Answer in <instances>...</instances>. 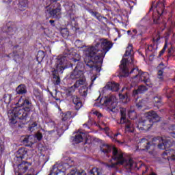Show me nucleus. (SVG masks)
Returning <instances> with one entry per match:
<instances>
[{
  "label": "nucleus",
  "instance_id": "f257e3e1",
  "mask_svg": "<svg viewBox=\"0 0 175 175\" xmlns=\"http://www.w3.org/2000/svg\"><path fill=\"white\" fill-rule=\"evenodd\" d=\"M132 51H133V45L132 44H129L126 49L125 53L123 57H128L127 58H122L120 62V68L121 70L120 76L121 77H128L129 75L132 73H135L136 75L133 77V80H136V79H139V81H142L146 84L148 87H152L151 80L150 79V75L148 72H143L139 70L138 68H133L130 72L129 68H128V64H133V55H132Z\"/></svg>",
  "mask_w": 175,
  "mask_h": 175
},
{
  "label": "nucleus",
  "instance_id": "f03ea898",
  "mask_svg": "<svg viewBox=\"0 0 175 175\" xmlns=\"http://www.w3.org/2000/svg\"><path fill=\"white\" fill-rule=\"evenodd\" d=\"M24 108L20 107H14L13 110H10L8 113V116L10 120V124L14 125L18 122L21 124L25 125L27 124V119L29 117L31 111L33 109L32 103L28 99H25L23 101Z\"/></svg>",
  "mask_w": 175,
  "mask_h": 175
},
{
  "label": "nucleus",
  "instance_id": "7ed1b4c3",
  "mask_svg": "<svg viewBox=\"0 0 175 175\" xmlns=\"http://www.w3.org/2000/svg\"><path fill=\"white\" fill-rule=\"evenodd\" d=\"M62 58H64L65 61L70 59L71 61V68H73V65H76L75 69L71 72L70 77L72 80H76V79H80L84 75V72L81 70L83 68V62H81V56L80 54L73 52L70 50L66 49L64 52V55Z\"/></svg>",
  "mask_w": 175,
  "mask_h": 175
},
{
  "label": "nucleus",
  "instance_id": "20e7f679",
  "mask_svg": "<svg viewBox=\"0 0 175 175\" xmlns=\"http://www.w3.org/2000/svg\"><path fill=\"white\" fill-rule=\"evenodd\" d=\"M97 49L96 47H90L85 51V55L90 60L87 63V66L92 69H95L97 73L102 70V64H103V57L96 55Z\"/></svg>",
  "mask_w": 175,
  "mask_h": 175
},
{
  "label": "nucleus",
  "instance_id": "39448f33",
  "mask_svg": "<svg viewBox=\"0 0 175 175\" xmlns=\"http://www.w3.org/2000/svg\"><path fill=\"white\" fill-rule=\"evenodd\" d=\"M161 120L158 113L155 111H150L146 113V116L142 117L138 122L137 128L139 131H148L154 125V122H158Z\"/></svg>",
  "mask_w": 175,
  "mask_h": 175
},
{
  "label": "nucleus",
  "instance_id": "423d86ee",
  "mask_svg": "<svg viewBox=\"0 0 175 175\" xmlns=\"http://www.w3.org/2000/svg\"><path fill=\"white\" fill-rule=\"evenodd\" d=\"M100 150L103 154L110 157L109 154L112 151V155L111 156V159L117 161V165H124L126 162V160L124 158L122 152H119L118 149L116 147L111 148L109 144H102L100 146Z\"/></svg>",
  "mask_w": 175,
  "mask_h": 175
},
{
  "label": "nucleus",
  "instance_id": "0eeeda50",
  "mask_svg": "<svg viewBox=\"0 0 175 175\" xmlns=\"http://www.w3.org/2000/svg\"><path fill=\"white\" fill-rule=\"evenodd\" d=\"M27 154L28 151L25 148H21L16 152V161H21V163L18 165L15 175H23L24 173H27L29 166L32 165L31 163L23 161V159H25V157H27Z\"/></svg>",
  "mask_w": 175,
  "mask_h": 175
},
{
  "label": "nucleus",
  "instance_id": "6e6552de",
  "mask_svg": "<svg viewBox=\"0 0 175 175\" xmlns=\"http://www.w3.org/2000/svg\"><path fill=\"white\" fill-rule=\"evenodd\" d=\"M55 68L52 70V76L53 79V84L55 85H59L61 84V77L59 73H64L65 69H68V66L65 64V58L62 56H59L57 58L55 63Z\"/></svg>",
  "mask_w": 175,
  "mask_h": 175
},
{
  "label": "nucleus",
  "instance_id": "1a4fd4ad",
  "mask_svg": "<svg viewBox=\"0 0 175 175\" xmlns=\"http://www.w3.org/2000/svg\"><path fill=\"white\" fill-rule=\"evenodd\" d=\"M99 41L100 42H97L93 47L97 50L96 55L105 58L107 53L113 47V43L105 38H100Z\"/></svg>",
  "mask_w": 175,
  "mask_h": 175
},
{
  "label": "nucleus",
  "instance_id": "9d476101",
  "mask_svg": "<svg viewBox=\"0 0 175 175\" xmlns=\"http://www.w3.org/2000/svg\"><path fill=\"white\" fill-rule=\"evenodd\" d=\"M75 91H76V90H75L72 86L65 89L66 96H71L72 99V103H74L75 105L76 110H80V109L83 107V102H81L80 97L77 96V95L73 96Z\"/></svg>",
  "mask_w": 175,
  "mask_h": 175
},
{
  "label": "nucleus",
  "instance_id": "9b49d317",
  "mask_svg": "<svg viewBox=\"0 0 175 175\" xmlns=\"http://www.w3.org/2000/svg\"><path fill=\"white\" fill-rule=\"evenodd\" d=\"M120 116L121 117L120 124H124L126 132H130V133H133L135 128L133 127V124H132L131 120L126 119V111L125 110V109H122L120 110Z\"/></svg>",
  "mask_w": 175,
  "mask_h": 175
},
{
  "label": "nucleus",
  "instance_id": "f8f14e48",
  "mask_svg": "<svg viewBox=\"0 0 175 175\" xmlns=\"http://www.w3.org/2000/svg\"><path fill=\"white\" fill-rule=\"evenodd\" d=\"M116 100H117V98L114 95H110L105 98L104 105L107 107L109 111L116 113V107H117Z\"/></svg>",
  "mask_w": 175,
  "mask_h": 175
},
{
  "label": "nucleus",
  "instance_id": "ddd939ff",
  "mask_svg": "<svg viewBox=\"0 0 175 175\" xmlns=\"http://www.w3.org/2000/svg\"><path fill=\"white\" fill-rule=\"evenodd\" d=\"M152 142H157V147L159 150H167L172 147V142L169 139H163L162 137H154Z\"/></svg>",
  "mask_w": 175,
  "mask_h": 175
},
{
  "label": "nucleus",
  "instance_id": "4468645a",
  "mask_svg": "<svg viewBox=\"0 0 175 175\" xmlns=\"http://www.w3.org/2000/svg\"><path fill=\"white\" fill-rule=\"evenodd\" d=\"M4 33L8 35V38H10L17 31V27L13 22H8L5 26L2 28Z\"/></svg>",
  "mask_w": 175,
  "mask_h": 175
},
{
  "label": "nucleus",
  "instance_id": "2eb2a0df",
  "mask_svg": "<svg viewBox=\"0 0 175 175\" xmlns=\"http://www.w3.org/2000/svg\"><path fill=\"white\" fill-rule=\"evenodd\" d=\"M53 9H48L46 13H49L50 17L52 18H61V3H56Z\"/></svg>",
  "mask_w": 175,
  "mask_h": 175
},
{
  "label": "nucleus",
  "instance_id": "dca6fc26",
  "mask_svg": "<svg viewBox=\"0 0 175 175\" xmlns=\"http://www.w3.org/2000/svg\"><path fill=\"white\" fill-rule=\"evenodd\" d=\"M165 2H166V0H163L162 2H158L156 5V8H161V13L159 12V10H157V16H155V14L152 15L153 23L154 24L161 23V16L163 13V10H165Z\"/></svg>",
  "mask_w": 175,
  "mask_h": 175
},
{
  "label": "nucleus",
  "instance_id": "f3484780",
  "mask_svg": "<svg viewBox=\"0 0 175 175\" xmlns=\"http://www.w3.org/2000/svg\"><path fill=\"white\" fill-rule=\"evenodd\" d=\"M151 147V143L146 138L142 139L138 143L137 150L139 151H148Z\"/></svg>",
  "mask_w": 175,
  "mask_h": 175
},
{
  "label": "nucleus",
  "instance_id": "a211bd4d",
  "mask_svg": "<svg viewBox=\"0 0 175 175\" xmlns=\"http://www.w3.org/2000/svg\"><path fill=\"white\" fill-rule=\"evenodd\" d=\"M66 9L71 21H74V23H76V5L72 3L69 5H67L66 7Z\"/></svg>",
  "mask_w": 175,
  "mask_h": 175
},
{
  "label": "nucleus",
  "instance_id": "6ab92c4d",
  "mask_svg": "<svg viewBox=\"0 0 175 175\" xmlns=\"http://www.w3.org/2000/svg\"><path fill=\"white\" fill-rule=\"evenodd\" d=\"M87 11L88 12V13H90L91 14V16H92L93 17H95V18H96L97 20H98V21H107V18L101 16L100 13L96 12V11H94V10L92 9H87Z\"/></svg>",
  "mask_w": 175,
  "mask_h": 175
},
{
  "label": "nucleus",
  "instance_id": "aec40b11",
  "mask_svg": "<svg viewBox=\"0 0 175 175\" xmlns=\"http://www.w3.org/2000/svg\"><path fill=\"white\" fill-rule=\"evenodd\" d=\"M60 116H61L62 121L63 122H67L71 118H74L75 115V113H73V112L70 111H68L64 113V112L61 113Z\"/></svg>",
  "mask_w": 175,
  "mask_h": 175
},
{
  "label": "nucleus",
  "instance_id": "412c9836",
  "mask_svg": "<svg viewBox=\"0 0 175 175\" xmlns=\"http://www.w3.org/2000/svg\"><path fill=\"white\" fill-rule=\"evenodd\" d=\"M105 88L113 92H117L120 90V85L116 82H108L105 85Z\"/></svg>",
  "mask_w": 175,
  "mask_h": 175
},
{
  "label": "nucleus",
  "instance_id": "4be33fe9",
  "mask_svg": "<svg viewBox=\"0 0 175 175\" xmlns=\"http://www.w3.org/2000/svg\"><path fill=\"white\" fill-rule=\"evenodd\" d=\"M85 135V134H84L83 132H80L75 137H72V140L75 144H79V143H82V142H83Z\"/></svg>",
  "mask_w": 175,
  "mask_h": 175
},
{
  "label": "nucleus",
  "instance_id": "5701e85b",
  "mask_svg": "<svg viewBox=\"0 0 175 175\" xmlns=\"http://www.w3.org/2000/svg\"><path fill=\"white\" fill-rule=\"evenodd\" d=\"M147 90H148L147 87L144 86V85H141L138 87L137 90H134L133 91L132 96L136 98L137 95H139L140 94H144V92H146Z\"/></svg>",
  "mask_w": 175,
  "mask_h": 175
},
{
  "label": "nucleus",
  "instance_id": "b1692460",
  "mask_svg": "<svg viewBox=\"0 0 175 175\" xmlns=\"http://www.w3.org/2000/svg\"><path fill=\"white\" fill-rule=\"evenodd\" d=\"M16 92L17 95H24V94H27V85L25 84L18 85V87L16 88Z\"/></svg>",
  "mask_w": 175,
  "mask_h": 175
},
{
  "label": "nucleus",
  "instance_id": "393cba45",
  "mask_svg": "<svg viewBox=\"0 0 175 175\" xmlns=\"http://www.w3.org/2000/svg\"><path fill=\"white\" fill-rule=\"evenodd\" d=\"M158 68L159 69L158 70V79H160V80H163V72H165L166 66L165 64H163V63H161L158 66Z\"/></svg>",
  "mask_w": 175,
  "mask_h": 175
},
{
  "label": "nucleus",
  "instance_id": "a878e982",
  "mask_svg": "<svg viewBox=\"0 0 175 175\" xmlns=\"http://www.w3.org/2000/svg\"><path fill=\"white\" fill-rule=\"evenodd\" d=\"M18 6L21 12H24L27 9V6H28V0H19Z\"/></svg>",
  "mask_w": 175,
  "mask_h": 175
},
{
  "label": "nucleus",
  "instance_id": "bb28decb",
  "mask_svg": "<svg viewBox=\"0 0 175 175\" xmlns=\"http://www.w3.org/2000/svg\"><path fill=\"white\" fill-rule=\"evenodd\" d=\"M164 92L166 94L167 99L172 98L173 94L174 93V90L169 88V87H165L163 90Z\"/></svg>",
  "mask_w": 175,
  "mask_h": 175
},
{
  "label": "nucleus",
  "instance_id": "cd10ccee",
  "mask_svg": "<svg viewBox=\"0 0 175 175\" xmlns=\"http://www.w3.org/2000/svg\"><path fill=\"white\" fill-rule=\"evenodd\" d=\"M12 95L11 94H5L3 96V100L5 105H10V102H12Z\"/></svg>",
  "mask_w": 175,
  "mask_h": 175
},
{
  "label": "nucleus",
  "instance_id": "c85d7f7f",
  "mask_svg": "<svg viewBox=\"0 0 175 175\" xmlns=\"http://www.w3.org/2000/svg\"><path fill=\"white\" fill-rule=\"evenodd\" d=\"M170 154L172 157V159L173 161H175V150L174 149L166 150V152H164L163 153V155H167V157H169V155Z\"/></svg>",
  "mask_w": 175,
  "mask_h": 175
},
{
  "label": "nucleus",
  "instance_id": "c756f323",
  "mask_svg": "<svg viewBox=\"0 0 175 175\" xmlns=\"http://www.w3.org/2000/svg\"><path fill=\"white\" fill-rule=\"evenodd\" d=\"M44 57H46L44 51H39L36 56V59L38 62H42V61H43V59H44Z\"/></svg>",
  "mask_w": 175,
  "mask_h": 175
},
{
  "label": "nucleus",
  "instance_id": "7c9ffc66",
  "mask_svg": "<svg viewBox=\"0 0 175 175\" xmlns=\"http://www.w3.org/2000/svg\"><path fill=\"white\" fill-rule=\"evenodd\" d=\"M70 175H87V173L84 170L78 171L77 170H71Z\"/></svg>",
  "mask_w": 175,
  "mask_h": 175
},
{
  "label": "nucleus",
  "instance_id": "2f4dec72",
  "mask_svg": "<svg viewBox=\"0 0 175 175\" xmlns=\"http://www.w3.org/2000/svg\"><path fill=\"white\" fill-rule=\"evenodd\" d=\"M90 175H102L100 170L98 167H94L90 172Z\"/></svg>",
  "mask_w": 175,
  "mask_h": 175
},
{
  "label": "nucleus",
  "instance_id": "473e14b6",
  "mask_svg": "<svg viewBox=\"0 0 175 175\" xmlns=\"http://www.w3.org/2000/svg\"><path fill=\"white\" fill-rule=\"evenodd\" d=\"M144 100H141L136 104V107L138 110H143L144 109Z\"/></svg>",
  "mask_w": 175,
  "mask_h": 175
},
{
  "label": "nucleus",
  "instance_id": "72a5a7b5",
  "mask_svg": "<svg viewBox=\"0 0 175 175\" xmlns=\"http://www.w3.org/2000/svg\"><path fill=\"white\" fill-rule=\"evenodd\" d=\"M79 93L81 96L85 98V96L88 95V89H85V87L83 86V88L79 90Z\"/></svg>",
  "mask_w": 175,
  "mask_h": 175
},
{
  "label": "nucleus",
  "instance_id": "f704fd0d",
  "mask_svg": "<svg viewBox=\"0 0 175 175\" xmlns=\"http://www.w3.org/2000/svg\"><path fill=\"white\" fill-rule=\"evenodd\" d=\"M137 29H133V35H132L131 36V39H135V38H136V36H143V31H139V33L137 34Z\"/></svg>",
  "mask_w": 175,
  "mask_h": 175
},
{
  "label": "nucleus",
  "instance_id": "c9c22d12",
  "mask_svg": "<svg viewBox=\"0 0 175 175\" xmlns=\"http://www.w3.org/2000/svg\"><path fill=\"white\" fill-rule=\"evenodd\" d=\"M30 137L31 136H27V137H25L23 140V142L24 144H26V146L27 147H29V146H31V144H33V142H31V140H30ZM29 143H31V144H29Z\"/></svg>",
  "mask_w": 175,
  "mask_h": 175
},
{
  "label": "nucleus",
  "instance_id": "e433bc0d",
  "mask_svg": "<svg viewBox=\"0 0 175 175\" xmlns=\"http://www.w3.org/2000/svg\"><path fill=\"white\" fill-rule=\"evenodd\" d=\"M170 107L172 108V113L174 114V118L175 120V100H170Z\"/></svg>",
  "mask_w": 175,
  "mask_h": 175
},
{
  "label": "nucleus",
  "instance_id": "4c0bfd02",
  "mask_svg": "<svg viewBox=\"0 0 175 175\" xmlns=\"http://www.w3.org/2000/svg\"><path fill=\"white\" fill-rule=\"evenodd\" d=\"M129 118H130V120H136V111H129Z\"/></svg>",
  "mask_w": 175,
  "mask_h": 175
},
{
  "label": "nucleus",
  "instance_id": "58836bf2",
  "mask_svg": "<svg viewBox=\"0 0 175 175\" xmlns=\"http://www.w3.org/2000/svg\"><path fill=\"white\" fill-rule=\"evenodd\" d=\"M119 97H120V99H122L126 101L129 100V95L128 94V92H126L124 94L120 93Z\"/></svg>",
  "mask_w": 175,
  "mask_h": 175
},
{
  "label": "nucleus",
  "instance_id": "ea45409f",
  "mask_svg": "<svg viewBox=\"0 0 175 175\" xmlns=\"http://www.w3.org/2000/svg\"><path fill=\"white\" fill-rule=\"evenodd\" d=\"M154 99H157V101L154 103V107H157V109H159L161 106H162V103L161 102V99H159L158 97H154Z\"/></svg>",
  "mask_w": 175,
  "mask_h": 175
},
{
  "label": "nucleus",
  "instance_id": "a19ab883",
  "mask_svg": "<svg viewBox=\"0 0 175 175\" xmlns=\"http://www.w3.org/2000/svg\"><path fill=\"white\" fill-rule=\"evenodd\" d=\"M24 106V98H21L18 100V103L16 104L15 107H23Z\"/></svg>",
  "mask_w": 175,
  "mask_h": 175
},
{
  "label": "nucleus",
  "instance_id": "79ce46f5",
  "mask_svg": "<svg viewBox=\"0 0 175 175\" xmlns=\"http://www.w3.org/2000/svg\"><path fill=\"white\" fill-rule=\"evenodd\" d=\"M166 49H167V44L165 43L162 50L159 52V54L158 56L159 58H161V57H162V55L165 54V52L166 51Z\"/></svg>",
  "mask_w": 175,
  "mask_h": 175
},
{
  "label": "nucleus",
  "instance_id": "37998d69",
  "mask_svg": "<svg viewBox=\"0 0 175 175\" xmlns=\"http://www.w3.org/2000/svg\"><path fill=\"white\" fill-rule=\"evenodd\" d=\"M37 126L38 123L35 122L29 126V131H30V132H33V131H35V128H36Z\"/></svg>",
  "mask_w": 175,
  "mask_h": 175
},
{
  "label": "nucleus",
  "instance_id": "c03bdc74",
  "mask_svg": "<svg viewBox=\"0 0 175 175\" xmlns=\"http://www.w3.org/2000/svg\"><path fill=\"white\" fill-rule=\"evenodd\" d=\"M170 129L172 131V132L170 133L171 136L175 139V124L171 125Z\"/></svg>",
  "mask_w": 175,
  "mask_h": 175
},
{
  "label": "nucleus",
  "instance_id": "a18cd8bd",
  "mask_svg": "<svg viewBox=\"0 0 175 175\" xmlns=\"http://www.w3.org/2000/svg\"><path fill=\"white\" fill-rule=\"evenodd\" d=\"M35 137H36V139H37V140H38V142H40V140H42L43 139V135L42 134V133L38 132L36 134Z\"/></svg>",
  "mask_w": 175,
  "mask_h": 175
},
{
  "label": "nucleus",
  "instance_id": "49530a36",
  "mask_svg": "<svg viewBox=\"0 0 175 175\" xmlns=\"http://www.w3.org/2000/svg\"><path fill=\"white\" fill-rule=\"evenodd\" d=\"M154 46H155V44H154L148 45V51H154V50H155Z\"/></svg>",
  "mask_w": 175,
  "mask_h": 175
},
{
  "label": "nucleus",
  "instance_id": "de8ad7c7",
  "mask_svg": "<svg viewBox=\"0 0 175 175\" xmlns=\"http://www.w3.org/2000/svg\"><path fill=\"white\" fill-rule=\"evenodd\" d=\"M72 88L76 90L77 88H79L80 87V83H79L78 81L75 82V84H74L72 86H71Z\"/></svg>",
  "mask_w": 175,
  "mask_h": 175
},
{
  "label": "nucleus",
  "instance_id": "09e8293b",
  "mask_svg": "<svg viewBox=\"0 0 175 175\" xmlns=\"http://www.w3.org/2000/svg\"><path fill=\"white\" fill-rule=\"evenodd\" d=\"M97 78H98V76H96V75L92 77V78H91L92 83L90 84V87L94 85V81H95Z\"/></svg>",
  "mask_w": 175,
  "mask_h": 175
},
{
  "label": "nucleus",
  "instance_id": "8fccbe9b",
  "mask_svg": "<svg viewBox=\"0 0 175 175\" xmlns=\"http://www.w3.org/2000/svg\"><path fill=\"white\" fill-rule=\"evenodd\" d=\"M127 165L130 167H132V166H133V160H132L131 159H130L127 163Z\"/></svg>",
  "mask_w": 175,
  "mask_h": 175
},
{
  "label": "nucleus",
  "instance_id": "3c124183",
  "mask_svg": "<svg viewBox=\"0 0 175 175\" xmlns=\"http://www.w3.org/2000/svg\"><path fill=\"white\" fill-rule=\"evenodd\" d=\"M77 81L80 85H83L85 83V81L83 79H80L79 80H77Z\"/></svg>",
  "mask_w": 175,
  "mask_h": 175
},
{
  "label": "nucleus",
  "instance_id": "603ef678",
  "mask_svg": "<svg viewBox=\"0 0 175 175\" xmlns=\"http://www.w3.org/2000/svg\"><path fill=\"white\" fill-rule=\"evenodd\" d=\"M64 167H66V169H70V167H72V165H69V163H66L64 164Z\"/></svg>",
  "mask_w": 175,
  "mask_h": 175
},
{
  "label": "nucleus",
  "instance_id": "864d4df0",
  "mask_svg": "<svg viewBox=\"0 0 175 175\" xmlns=\"http://www.w3.org/2000/svg\"><path fill=\"white\" fill-rule=\"evenodd\" d=\"M5 150V146L3 144L0 143V152H3V150Z\"/></svg>",
  "mask_w": 175,
  "mask_h": 175
},
{
  "label": "nucleus",
  "instance_id": "5fc2aeb1",
  "mask_svg": "<svg viewBox=\"0 0 175 175\" xmlns=\"http://www.w3.org/2000/svg\"><path fill=\"white\" fill-rule=\"evenodd\" d=\"M49 23H50V24H51V25L52 26V27H55V21H54V20H50L49 21Z\"/></svg>",
  "mask_w": 175,
  "mask_h": 175
},
{
  "label": "nucleus",
  "instance_id": "6e6d98bb",
  "mask_svg": "<svg viewBox=\"0 0 175 175\" xmlns=\"http://www.w3.org/2000/svg\"><path fill=\"white\" fill-rule=\"evenodd\" d=\"M58 1L59 0H49V1L51 2V3H55V5H56V3H58Z\"/></svg>",
  "mask_w": 175,
  "mask_h": 175
},
{
  "label": "nucleus",
  "instance_id": "4d7b16f0",
  "mask_svg": "<svg viewBox=\"0 0 175 175\" xmlns=\"http://www.w3.org/2000/svg\"><path fill=\"white\" fill-rule=\"evenodd\" d=\"M160 40H161V38H159V37H158L157 39L153 38V42L158 43V42H159Z\"/></svg>",
  "mask_w": 175,
  "mask_h": 175
},
{
  "label": "nucleus",
  "instance_id": "13d9d810",
  "mask_svg": "<svg viewBox=\"0 0 175 175\" xmlns=\"http://www.w3.org/2000/svg\"><path fill=\"white\" fill-rule=\"evenodd\" d=\"M127 33H128V35H132V31L128 30Z\"/></svg>",
  "mask_w": 175,
  "mask_h": 175
},
{
  "label": "nucleus",
  "instance_id": "bf43d9fd",
  "mask_svg": "<svg viewBox=\"0 0 175 175\" xmlns=\"http://www.w3.org/2000/svg\"><path fill=\"white\" fill-rule=\"evenodd\" d=\"M3 2H8V3H10L12 2V0H5V1H3Z\"/></svg>",
  "mask_w": 175,
  "mask_h": 175
},
{
  "label": "nucleus",
  "instance_id": "052dcab7",
  "mask_svg": "<svg viewBox=\"0 0 175 175\" xmlns=\"http://www.w3.org/2000/svg\"><path fill=\"white\" fill-rule=\"evenodd\" d=\"M83 126L85 128H87V126H88V124L85 123V124H83Z\"/></svg>",
  "mask_w": 175,
  "mask_h": 175
},
{
  "label": "nucleus",
  "instance_id": "680f3d73",
  "mask_svg": "<svg viewBox=\"0 0 175 175\" xmlns=\"http://www.w3.org/2000/svg\"><path fill=\"white\" fill-rule=\"evenodd\" d=\"M118 135H120V133H116L113 135V137H117V136H118Z\"/></svg>",
  "mask_w": 175,
  "mask_h": 175
},
{
  "label": "nucleus",
  "instance_id": "e2e57ef3",
  "mask_svg": "<svg viewBox=\"0 0 175 175\" xmlns=\"http://www.w3.org/2000/svg\"><path fill=\"white\" fill-rule=\"evenodd\" d=\"M139 55H142V57H143L144 58V55H143V53L142 52H139Z\"/></svg>",
  "mask_w": 175,
  "mask_h": 175
},
{
  "label": "nucleus",
  "instance_id": "0e129e2a",
  "mask_svg": "<svg viewBox=\"0 0 175 175\" xmlns=\"http://www.w3.org/2000/svg\"><path fill=\"white\" fill-rule=\"evenodd\" d=\"M80 42H81V41H80V40H77V41H76V43H80Z\"/></svg>",
  "mask_w": 175,
  "mask_h": 175
},
{
  "label": "nucleus",
  "instance_id": "69168bd1",
  "mask_svg": "<svg viewBox=\"0 0 175 175\" xmlns=\"http://www.w3.org/2000/svg\"><path fill=\"white\" fill-rule=\"evenodd\" d=\"M17 47H18V45L14 46V49H17Z\"/></svg>",
  "mask_w": 175,
  "mask_h": 175
},
{
  "label": "nucleus",
  "instance_id": "338daca9",
  "mask_svg": "<svg viewBox=\"0 0 175 175\" xmlns=\"http://www.w3.org/2000/svg\"><path fill=\"white\" fill-rule=\"evenodd\" d=\"M171 51H171L170 49L168 50L169 54H170Z\"/></svg>",
  "mask_w": 175,
  "mask_h": 175
},
{
  "label": "nucleus",
  "instance_id": "774afa93",
  "mask_svg": "<svg viewBox=\"0 0 175 175\" xmlns=\"http://www.w3.org/2000/svg\"><path fill=\"white\" fill-rule=\"evenodd\" d=\"M68 35H69V33L67 32V33H66L65 36H68Z\"/></svg>",
  "mask_w": 175,
  "mask_h": 175
}]
</instances>
